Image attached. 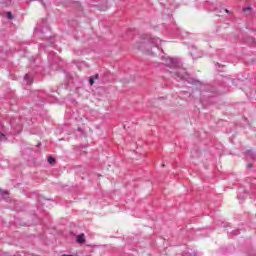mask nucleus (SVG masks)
Wrapping results in <instances>:
<instances>
[{"label":"nucleus","mask_w":256,"mask_h":256,"mask_svg":"<svg viewBox=\"0 0 256 256\" xmlns=\"http://www.w3.org/2000/svg\"><path fill=\"white\" fill-rule=\"evenodd\" d=\"M164 65L166 67H170L171 69H176L174 72H170L174 79H181V81H186V83L194 85L195 87H201L203 85V82L191 77V74L187 73L185 69H179V59L167 58Z\"/></svg>","instance_id":"1"},{"label":"nucleus","mask_w":256,"mask_h":256,"mask_svg":"<svg viewBox=\"0 0 256 256\" xmlns=\"http://www.w3.org/2000/svg\"><path fill=\"white\" fill-rule=\"evenodd\" d=\"M159 38L151 37V35H144L141 42L138 43L137 48L139 51L146 53V55H153L151 47L159 45Z\"/></svg>","instance_id":"2"},{"label":"nucleus","mask_w":256,"mask_h":256,"mask_svg":"<svg viewBox=\"0 0 256 256\" xmlns=\"http://www.w3.org/2000/svg\"><path fill=\"white\" fill-rule=\"evenodd\" d=\"M244 154L247 155V157H249L253 161H256V153L253 150H246Z\"/></svg>","instance_id":"3"},{"label":"nucleus","mask_w":256,"mask_h":256,"mask_svg":"<svg viewBox=\"0 0 256 256\" xmlns=\"http://www.w3.org/2000/svg\"><path fill=\"white\" fill-rule=\"evenodd\" d=\"M1 198L4 199V201H7L9 199V191L0 189Z\"/></svg>","instance_id":"4"},{"label":"nucleus","mask_w":256,"mask_h":256,"mask_svg":"<svg viewBox=\"0 0 256 256\" xmlns=\"http://www.w3.org/2000/svg\"><path fill=\"white\" fill-rule=\"evenodd\" d=\"M76 242L79 243L80 245H84V243H85V234H79L76 237Z\"/></svg>","instance_id":"5"},{"label":"nucleus","mask_w":256,"mask_h":256,"mask_svg":"<svg viewBox=\"0 0 256 256\" xmlns=\"http://www.w3.org/2000/svg\"><path fill=\"white\" fill-rule=\"evenodd\" d=\"M240 234H241V229H234L228 232V235H230V237H237V235H240Z\"/></svg>","instance_id":"6"},{"label":"nucleus","mask_w":256,"mask_h":256,"mask_svg":"<svg viewBox=\"0 0 256 256\" xmlns=\"http://www.w3.org/2000/svg\"><path fill=\"white\" fill-rule=\"evenodd\" d=\"M24 81H26L28 85H31V83H33V77L29 74H25Z\"/></svg>","instance_id":"7"},{"label":"nucleus","mask_w":256,"mask_h":256,"mask_svg":"<svg viewBox=\"0 0 256 256\" xmlns=\"http://www.w3.org/2000/svg\"><path fill=\"white\" fill-rule=\"evenodd\" d=\"M48 163H49L50 165H55V163H57V160L55 159V157L49 156V157H48Z\"/></svg>","instance_id":"8"},{"label":"nucleus","mask_w":256,"mask_h":256,"mask_svg":"<svg viewBox=\"0 0 256 256\" xmlns=\"http://www.w3.org/2000/svg\"><path fill=\"white\" fill-rule=\"evenodd\" d=\"M31 1H39V3H41L43 5V7H45V1H43V0H27L28 5H29V3H31Z\"/></svg>","instance_id":"9"},{"label":"nucleus","mask_w":256,"mask_h":256,"mask_svg":"<svg viewBox=\"0 0 256 256\" xmlns=\"http://www.w3.org/2000/svg\"><path fill=\"white\" fill-rule=\"evenodd\" d=\"M7 19H13V13L11 11L6 12Z\"/></svg>","instance_id":"10"},{"label":"nucleus","mask_w":256,"mask_h":256,"mask_svg":"<svg viewBox=\"0 0 256 256\" xmlns=\"http://www.w3.org/2000/svg\"><path fill=\"white\" fill-rule=\"evenodd\" d=\"M89 83H90L91 86H93L95 84V78L90 76L89 77Z\"/></svg>","instance_id":"11"},{"label":"nucleus","mask_w":256,"mask_h":256,"mask_svg":"<svg viewBox=\"0 0 256 256\" xmlns=\"http://www.w3.org/2000/svg\"><path fill=\"white\" fill-rule=\"evenodd\" d=\"M242 11H244V12L245 11H251V6H247V7L243 8Z\"/></svg>","instance_id":"12"},{"label":"nucleus","mask_w":256,"mask_h":256,"mask_svg":"<svg viewBox=\"0 0 256 256\" xmlns=\"http://www.w3.org/2000/svg\"><path fill=\"white\" fill-rule=\"evenodd\" d=\"M42 201H54L53 198H42Z\"/></svg>","instance_id":"13"},{"label":"nucleus","mask_w":256,"mask_h":256,"mask_svg":"<svg viewBox=\"0 0 256 256\" xmlns=\"http://www.w3.org/2000/svg\"><path fill=\"white\" fill-rule=\"evenodd\" d=\"M92 77L94 78V81H95V79H99V74L92 75Z\"/></svg>","instance_id":"14"},{"label":"nucleus","mask_w":256,"mask_h":256,"mask_svg":"<svg viewBox=\"0 0 256 256\" xmlns=\"http://www.w3.org/2000/svg\"><path fill=\"white\" fill-rule=\"evenodd\" d=\"M251 43H252V45H255V43H256L255 38H251Z\"/></svg>","instance_id":"15"},{"label":"nucleus","mask_w":256,"mask_h":256,"mask_svg":"<svg viewBox=\"0 0 256 256\" xmlns=\"http://www.w3.org/2000/svg\"><path fill=\"white\" fill-rule=\"evenodd\" d=\"M225 13H227L228 15H231V11H229L228 9H224Z\"/></svg>","instance_id":"16"},{"label":"nucleus","mask_w":256,"mask_h":256,"mask_svg":"<svg viewBox=\"0 0 256 256\" xmlns=\"http://www.w3.org/2000/svg\"><path fill=\"white\" fill-rule=\"evenodd\" d=\"M76 5L81 9V3L77 2Z\"/></svg>","instance_id":"17"},{"label":"nucleus","mask_w":256,"mask_h":256,"mask_svg":"<svg viewBox=\"0 0 256 256\" xmlns=\"http://www.w3.org/2000/svg\"><path fill=\"white\" fill-rule=\"evenodd\" d=\"M62 256H73V254H63Z\"/></svg>","instance_id":"18"},{"label":"nucleus","mask_w":256,"mask_h":256,"mask_svg":"<svg viewBox=\"0 0 256 256\" xmlns=\"http://www.w3.org/2000/svg\"><path fill=\"white\" fill-rule=\"evenodd\" d=\"M216 65H217L218 67H223V65H221L220 63H216Z\"/></svg>","instance_id":"19"},{"label":"nucleus","mask_w":256,"mask_h":256,"mask_svg":"<svg viewBox=\"0 0 256 256\" xmlns=\"http://www.w3.org/2000/svg\"><path fill=\"white\" fill-rule=\"evenodd\" d=\"M247 167H249L251 169V167H253L251 164H248Z\"/></svg>","instance_id":"20"},{"label":"nucleus","mask_w":256,"mask_h":256,"mask_svg":"<svg viewBox=\"0 0 256 256\" xmlns=\"http://www.w3.org/2000/svg\"><path fill=\"white\" fill-rule=\"evenodd\" d=\"M78 131H82L81 127L78 128Z\"/></svg>","instance_id":"21"},{"label":"nucleus","mask_w":256,"mask_h":256,"mask_svg":"<svg viewBox=\"0 0 256 256\" xmlns=\"http://www.w3.org/2000/svg\"><path fill=\"white\" fill-rule=\"evenodd\" d=\"M42 21H43V23H46V20H45V19H43Z\"/></svg>","instance_id":"22"},{"label":"nucleus","mask_w":256,"mask_h":256,"mask_svg":"<svg viewBox=\"0 0 256 256\" xmlns=\"http://www.w3.org/2000/svg\"><path fill=\"white\" fill-rule=\"evenodd\" d=\"M38 201H39V203H41L42 200H41V199H38Z\"/></svg>","instance_id":"23"},{"label":"nucleus","mask_w":256,"mask_h":256,"mask_svg":"<svg viewBox=\"0 0 256 256\" xmlns=\"http://www.w3.org/2000/svg\"><path fill=\"white\" fill-rule=\"evenodd\" d=\"M162 167H165V164H162Z\"/></svg>","instance_id":"24"},{"label":"nucleus","mask_w":256,"mask_h":256,"mask_svg":"<svg viewBox=\"0 0 256 256\" xmlns=\"http://www.w3.org/2000/svg\"><path fill=\"white\" fill-rule=\"evenodd\" d=\"M41 145V143L38 144V147Z\"/></svg>","instance_id":"25"}]
</instances>
